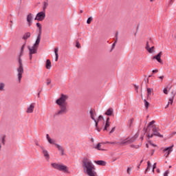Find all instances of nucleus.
<instances>
[{"instance_id":"23","label":"nucleus","mask_w":176,"mask_h":176,"mask_svg":"<svg viewBox=\"0 0 176 176\" xmlns=\"http://www.w3.org/2000/svg\"><path fill=\"white\" fill-rule=\"evenodd\" d=\"M5 86H6L5 82H0V91H5Z\"/></svg>"},{"instance_id":"41","label":"nucleus","mask_w":176,"mask_h":176,"mask_svg":"<svg viewBox=\"0 0 176 176\" xmlns=\"http://www.w3.org/2000/svg\"><path fill=\"white\" fill-rule=\"evenodd\" d=\"M153 74H157V72H159L158 69H155L152 71Z\"/></svg>"},{"instance_id":"22","label":"nucleus","mask_w":176,"mask_h":176,"mask_svg":"<svg viewBox=\"0 0 176 176\" xmlns=\"http://www.w3.org/2000/svg\"><path fill=\"white\" fill-rule=\"evenodd\" d=\"M45 67L47 69H50V68H52V62H50V60H47Z\"/></svg>"},{"instance_id":"15","label":"nucleus","mask_w":176,"mask_h":176,"mask_svg":"<svg viewBox=\"0 0 176 176\" xmlns=\"http://www.w3.org/2000/svg\"><path fill=\"white\" fill-rule=\"evenodd\" d=\"M172 94H173L172 98H170L169 99L168 104L165 108H168V105H170H170H173V102L174 101V98L175 97V94H174V91H172Z\"/></svg>"},{"instance_id":"45","label":"nucleus","mask_w":176,"mask_h":176,"mask_svg":"<svg viewBox=\"0 0 176 176\" xmlns=\"http://www.w3.org/2000/svg\"><path fill=\"white\" fill-rule=\"evenodd\" d=\"M116 42H118V39H116L115 43L112 45L113 47H115V46L116 45Z\"/></svg>"},{"instance_id":"4","label":"nucleus","mask_w":176,"mask_h":176,"mask_svg":"<svg viewBox=\"0 0 176 176\" xmlns=\"http://www.w3.org/2000/svg\"><path fill=\"white\" fill-rule=\"evenodd\" d=\"M39 43H41V37L40 36L37 37L35 43L32 47H28V49L29 50V57L30 60H32V54H36L38 52V47H39Z\"/></svg>"},{"instance_id":"37","label":"nucleus","mask_w":176,"mask_h":176,"mask_svg":"<svg viewBox=\"0 0 176 176\" xmlns=\"http://www.w3.org/2000/svg\"><path fill=\"white\" fill-rule=\"evenodd\" d=\"M164 94H168V91H167V88L164 89Z\"/></svg>"},{"instance_id":"61","label":"nucleus","mask_w":176,"mask_h":176,"mask_svg":"<svg viewBox=\"0 0 176 176\" xmlns=\"http://www.w3.org/2000/svg\"><path fill=\"white\" fill-rule=\"evenodd\" d=\"M97 130H98V131H100V130L98 129V128H97Z\"/></svg>"},{"instance_id":"9","label":"nucleus","mask_w":176,"mask_h":176,"mask_svg":"<svg viewBox=\"0 0 176 176\" xmlns=\"http://www.w3.org/2000/svg\"><path fill=\"white\" fill-rule=\"evenodd\" d=\"M173 148H174V144L163 150V152H165L164 156L166 157H168L170 153L173 152Z\"/></svg>"},{"instance_id":"14","label":"nucleus","mask_w":176,"mask_h":176,"mask_svg":"<svg viewBox=\"0 0 176 176\" xmlns=\"http://www.w3.org/2000/svg\"><path fill=\"white\" fill-rule=\"evenodd\" d=\"M35 109V104L32 103L30 107H28L27 113H32L34 112V109Z\"/></svg>"},{"instance_id":"1","label":"nucleus","mask_w":176,"mask_h":176,"mask_svg":"<svg viewBox=\"0 0 176 176\" xmlns=\"http://www.w3.org/2000/svg\"><path fill=\"white\" fill-rule=\"evenodd\" d=\"M82 167L83 168L84 173L88 176H97V172H96V166L87 157H84L82 161Z\"/></svg>"},{"instance_id":"10","label":"nucleus","mask_w":176,"mask_h":176,"mask_svg":"<svg viewBox=\"0 0 176 176\" xmlns=\"http://www.w3.org/2000/svg\"><path fill=\"white\" fill-rule=\"evenodd\" d=\"M28 27L32 25V20H34V14L30 13L26 16Z\"/></svg>"},{"instance_id":"35","label":"nucleus","mask_w":176,"mask_h":176,"mask_svg":"<svg viewBox=\"0 0 176 176\" xmlns=\"http://www.w3.org/2000/svg\"><path fill=\"white\" fill-rule=\"evenodd\" d=\"M76 47H78V49H80V43H79V41H76Z\"/></svg>"},{"instance_id":"17","label":"nucleus","mask_w":176,"mask_h":176,"mask_svg":"<svg viewBox=\"0 0 176 176\" xmlns=\"http://www.w3.org/2000/svg\"><path fill=\"white\" fill-rule=\"evenodd\" d=\"M94 163H96V164H98V166H106L107 165V162H105V161H102V160L94 161Z\"/></svg>"},{"instance_id":"52","label":"nucleus","mask_w":176,"mask_h":176,"mask_svg":"<svg viewBox=\"0 0 176 176\" xmlns=\"http://www.w3.org/2000/svg\"><path fill=\"white\" fill-rule=\"evenodd\" d=\"M80 13H83V10H80Z\"/></svg>"},{"instance_id":"50","label":"nucleus","mask_w":176,"mask_h":176,"mask_svg":"<svg viewBox=\"0 0 176 176\" xmlns=\"http://www.w3.org/2000/svg\"><path fill=\"white\" fill-rule=\"evenodd\" d=\"M46 137H47V140H49V138H50V137L49 136V134H47V135H46Z\"/></svg>"},{"instance_id":"42","label":"nucleus","mask_w":176,"mask_h":176,"mask_svg":"<svg viewBox=\"0 0 176 176\" xmlns=\"http://www.w3.org/2000/svg\"><path fill=\"white\" fill-rule=\"evenodd\" d=\"M101 119H104V118H102V116H100L98 117V122H100V120H101Z\"/></svg>"},{"instance_id":"13","label":"nucleus","mask_w":176,"mask_h":176,"mask_svg":"<svg viewBox=\"0 0 176 176\" xmlns=\"http://www.w3.org/2000/svg\"><path fill=\"white\" fill-rule=\"evenodd\" d=\"M152 130L154 135H156L157 137H160L161 138H163V135H162L160 133L157 132V128H156V126H153Z\"/></svg>"},{"instance_id":"30","label":"nucleus","mask_w":176,"mask_h":176,"mask_svg":"<svg viewBox=\"0 0 176 176\" xmlns=\"http://www.w3.org/2000/svg\"><path fill=\"white\" fill-rule=\"evenodd\" d=\"M144 107H146V109H148V108H149V103L148 102V101H146V99L144 100Z\"/></svg>"},{"instance_id":"21","label":"nucleus","mask_w":176,"mask_h":176,"mask_svg":"<svg viewBox=\"0 0 176 176\" xmlns=\"http://www.w3.org/2000/svg\"><path fill=\"white\" fill-rule=\"evenodd\" d=\"M54 54L56 56L55 61H58V47L54 49Z\"/></svg>"},{"instance_id":"12","label":"nucleus","mask_w":176,"mask_h":176,"mask_svg":"<svg viewBox=\"0 0 176 176\" xmlns=\"http://www.w3.org/2000/svg\"><path fill=\"white\" fill-rule=\"evenodd\" d=\"M146 50H147V52H148V53H154L155 52V46L151 47V45H149V42H147L146 46Z\"/></svg>"},{"instance_id":"24","label":"nucleus","mask_w":176,"mask_h":176,"mask_svg":"<svg viewBox=\"0 0 176 176\" xmlns=\"http://www.w3.org/2000/svg\"><path fill=\"white\" fill-rule=\"evenodd\" d=\"M120 145H126V144H130V140L126 139V140H124L120 142Z\"/></svg>"},{"instance_id":"32","label":"nucleus","mask_w":176,"mask_h":176,"mask_svg":"<svg viewBox=\"0 0 176 176\" xmlns=\"http://www.w3.org/2000/svg\"><path fill=\"white\" fill-rule=\"evenodd\" d=\"M131 170H132L131 167L127 168L126 173H127V174H129V175H130V174H131Z\"/></svg>"},{"instance_id":"57","label":"nucleus","mask_w":176,"mask_h":176,"mask_svg":"<svg viewBox=\"0 0 176 176\" xmlns=\"http://www.w3.org/2000/svg\"><path fill=\"white\" fill-rule=\"evenodd\" d=\"M140 166H141V164H140V165L138 166V168H140Z\"/></svg>"},{"instance_id":"27","label":"nucleus","mask_w":176,"mask_h":176,"mask_svg":"<svg viewBox=\"0 0 176 176\" xmlns=\"http://www.w3.org/2000/svg\"><path fill=\"white\" fill-rule=\"evenodd\" d=\"M30 36H31V33L27 32L24 34L23 39L25 41V40H27L28 38H30Z\"/></svg>"},{"instance_id":"43","label":"nucleus","mask_w":176,"mask_h":176,"mask_svg":"<svg viewBox=\"0 0 176 176\" xmlns=\"http://www.w3.org/2000/svg\"><path fill=\"white\" fill-rule=\"evenodd\" d=\"M158 78L161 79V80H163V79H164V76H159Z\"/></svg>"},{"instance_id":"11","label":"nucleus","mask_w":176,"mask_h":176,"mask_svg":"<svg viewBox=\"0 0 176 176\" xmlns=\"http://www.w3.org/2000/svg\"><path fill=\"white\" fill-rule=\"evenodd\" d=\"M89 113H90L91 120H94V122L96 123V127H98V121H97L96 120V118H94V116H96V113H94V111L93 110H90Z\"/></svg>"},{"instance_id":"58","label":"nucleus","mask_w":176,"mask_h":176,"mask_svg":"<svg viewBox=\"0 0 176 176\" xmlns=\"http://www.w3.org/2000/svg\"><path fill=\"white\" fill-rule=\"evenodd\" d=\"M153 173H155V169H153Z\"/></svg>"},{"instance_id":"16","label":"nucleus","mask_w":176,"mask_h":176,"mask_svg":"<svg viewBox=\"0 0 176 176\" xmlns=\"http://www.w3.org/2000/svg\"><path fill=\"white\" fill-rule=\"evenodd\" d=\"M36 27L38 28V32H39L37 38H39L40 36V40H41V36L42 35V25H41V23H37Z\"/></svg>"},{"instance_id":"29","label":"nucleus","mask_w":176,"mask_h":176,"mask_svg":"<svg viewBox=\"0 0 176 176\" xmlns=\"http://www.w3.org/2000/svg\"><path fill=\"white\" fill-rule=\"evenodd\" d=\"M47 141L50 144H56V140L52 138H48Z\"/></svg>"},{"instance_id":"49","label":"nucleus","mask_w":176,"mask_h":176,"mask_svg":"<svg viewBox=\"0 0 176 176\" xmlns=\"http://www.w3.org/2000/svg\"><path fill=\"white\" fill-rule=\"evenodd\" d=\"M153 170H155V168H156V163H155V164H153Z\"/></svg>"},{"instance_id":"56","label":"nucleus","mask_w":176,"mask_h":176,"mask_svg":"<svg viewBox=\"0 0 176 176\" xmlns=\"http://www.w3.org/2000/svg\"><path fill=\"white\" fill-rule=\"evenodd\" d=\"M157 173H160V170H159V169L157 170Z\"/></svg>"},{"instance_id":"25","label":"nucleus","mask_w":176,"mask_h":176,"mask_svg":"<svg viewBox=\"0 0 176 176\" xmlns=\"http://www.w3.org/2000/svg\"><path fill=\"white\" fill-rule=\"evenodd\" d=\"M112 113H113V111L112 110V109H109L105 113V114L107 115V116H111Z\"/></svg>"},{"instance_id":"20","label":"nucleus","mask_w":176,"mask_h":176,"mask_svg":"<svg viewBox=\"0 0 176 176\" xmlns=\"http://www.w3.org/2000/svg\"><path fill=\"white\" fill-rule=\"evenodd\" d=\"M111 125V122H109V118H107L106 124L104 128V131L107 130L108 127Z\"/></svg>"},{"instance_id":"7","label":"nucleus","mask_w":176,"mask_h":176,"mask_svg":"<svg viewBox=\"0 0 176 176\" xmlns=\"http://www.w3.org/2000/svg\"><path fill=\"white\" fill-rule=\"evenodd\" d=\"M39 146L42 151V153L44 157H45L46 160H49V159H50V155H49V151H47V150H46V148L43 147V146Z\"/></svg>"},{"instance_id":"33","label":"nucleus","mask_w":176,"mask_h":176,"mask_svg":"<svg viewBox=\"0 0 176 176\" xmlns=\"http://www.w3.org/2000/svg\"><path fill=\"white\" fill-rule=\"evenodd\" d=\"M91 21H93V17H91V16L88 18L87 20V23L88 24H90L91 23Z\"/></svg>"},{"instance_id":"34","label":"nucleus","mask_w":176,"mask_h":176,"mask_svg":"<svg viewBox=\"0 0 176 176\" xmlns=\"http://www.w3.org/2000/svg\"><path fill=\"white\" fill-rule=\"evenodd\" d=\"M52 83L50 78L47 79V85L49 86Z\"/></svg>"},{"instance_id":"8","label":"nucleus","mask_w":176,"mask_h":176,"mask_svg":"<svg viewBox=\"0 0 176 176\" xmlns=\"http://www.w3.org/2000/svg\"><path fill=\"white\" fill-rule=\"evenodd\" d=\"M162 56H163V52H160L156 56L153 57V60H157L160 64H163V60H162Z\"/></svg>"},{"instance_id":"54","label":"nucleus","mask_w":176,"mask_h":176,"mask_svg":"<svg viewBox=\"0 0 176 176\" xmlns=\"http://www.w3.org/2000/svg\"><path fill=\"white\" fill-rule=\"evenodd\" d=\"M36 145H37V146H39V144L38 143H36Z\"/></svg>"},{"instance_id":"62","label":"nucleus","mask_w":176,"mask_h":176,"mask_svg":"<svg viewBox=\"0 0 176 176\" xmlns=\"http://www.w3.org/2000/svg\"><path fill=\"white\" fill-rule=\"evenodd\" d=\"M169 168H171V166H169Z\"/></svg>"},{"instance_id":"2","label":"nucleus","mask_w":176,"mask_h":176,"mask_svg":"<svg viewBox=\"0 0 176 176\" xmlns=\"http://www.w3.org/2000/svg\"><path fill=\"white\" fill-rule=\"evenodd\" d=\"M67 100H68V96L62 94L60 97L56 100V104L60 108L58 111L56 113V116L65 115L68 112V102H67Z\"/></svg>"},{"instance_id":"6","label":"nucleus","mask_w":176,"mask_h":176,"mask_svg":"<svg viewBox=\"0 0 176 176\" xmlns=\"http://www.w3.org/2000/svg\"><path fill=\"white\" fill-rule=\"evenodd\" d=\"M45 17L46 14L45 13V12H40L36 14L34 20H37V21H43Z\"/></svg>"},{"instance_id":"46","label":"nucleus","mask_w":176,"mask_h":176,"mask_svg":"<svg viewBox=\"0 0 176 176\" xmlns=\"http://www.w3.org/2000/svg\"><path fill=\"white\" fill-rule=\"evenodd\" d=\"M175 134H176V132H173V133L170 134V135H171V137H174V135H175Z\"/></svg>"},{"instance_id":"48","label":"nucleus","mask_w":176,"mask_h":176,"mask_svg":"<svg viewBox=\"0 0 176 176\" xmlns=\"http://www.w3.org/2000/svg\"><path fill=\"white\" fill-rule=\"evenodd\" d=\"M2 143L3 144V145H5V138H2Z\"/></svg>"},{"instance_id":"51","label":"nucleus","mask_w":176,"mask_h":176,"mask_svg":"<svg viewBox=\"0 0 176 176\" xmlns=\"http://www.w3.org/2000/svg\"><path fill=\"white\" fill-rule=\"evenodd\" d=\"M150 145H152V146H156V145H155V144H152L151 142H150Z\"/></svg>"},{"instance_id":"40","label":"nucleus","mask_w":176,"mask_h":176,"mask_svg":"<svg viewBox=\"0 0 176 176\" xmlns=\"http://www.w3.org/2000/svg\"><path fill=\"white\" fill-rule=\"evenodd\" d=\"M153 135H155L153 133V134H148V135H147V137H148V138H152L153 137Z\"/></svg>"},{"instance_id":"60","label":"nucleus","mask_w":176,"mask_h":176,"mask_svg":"<svg viewBox=\"0 0 176 176\" xmlns=\"http://www.w3.org/2000/svg\"><path fill=\"white\" fill-rule=\"evenodd\" d=\"M151 2H153V0H150Z\"/></svg>"},{"instance_id":"19","label":"nucleus","mask_w":176,"mask_h":176,"mask_svg":"<svg viewBox=\"0 0 176 176\" xmlns=\"http://www.w3.org/2000/svg\"><path fill=\"white\" fill-rule=\"evenodd\" d=\"M153 93V89L151 88H147V99L149 100L151 98V94Z\"/></svg>"},{"instance_id":"18","label":"nucleus","mask_w":176,"mask_h":176,"mask_svg":"<svg viewBox=\"0 0 176 176\" xmlns=\"http://www.w3.org/2000/svg\"><path fill=\"white\" fill-rule=\"evenodd\" d=\"M102 144L104 143H98L94 148L95 149H97L98 151H104V148H102Z\"/></svg>"},{"instance_id":"39","label":"nucleus","mask_w":176,"mask_h":176,"mask_svg":"<svg viewBox=\"0 0 176 176\" xmlns=\"http://www.w3.org/2000/svg\"><path fill=\"white\" fill-rule=\"evenodd\" d=\"M154 123H155V120H153V121L150 122L149 124H148V126H152V124H154Z\"/></svg>"},{"instance_id":"63","label":"nucleus","mask_w":176,"mask_h":176,"mask_svg":"<svg viewBox=\"0 0 176 176\" xmlns=\"http://www.w3.org/2000/svg\"><path fill=\"white\" fill-rule=\"evenodd\" d=\"M146 147L148 148V144H146Z\"/></svg>"},{"instance_id":"53","label":"nucleus","mask_w":176,"mask_h":176,"mask_svg":"<svg viewBox=\"0 0 176 176\" xmlns=\"http://www.w3.org/2000/svg\"><path fill=\"white\" fill-rule=\"evenodd\" d=\"M1 149H2V145L0 143V151H1Z\"/></svg>"},{"instance_id":"47","label":"nucleus","mask_w":176,"mask_h":176,"mask_svg":"<svg viewBox=\"0 0 176 176\" xmlns=\"http://www.w3.org/2000/svg\"><path fill=\"white\" fill-rule=\"evenodd\" d=\"M62 156H64V148L60 151Z\"/></svg>"},{"instance_id":"55","label":"nucleus","mask_w":176,"mask_h":176,"mask_svg":"<svg viewBox=\"0 0 176 176\" xmlns=\"http://www.w3.org/2000/svg\"><path fill=\"white\" fill-rule=\"evenodd\" d=\"M142 162H144V160H142L140 161V164H141V163H142Z\"/></svg>"},{"instance_id":"5","label":"nucleus","mask_w":176,"mask_h":176,"mask_svg":"<svg viewBox=\"0 0 176 176\" xmlns=\"http://www.w3.org/2000/svg\"><path fill=\"white\" fill-rule=\"evenodd\" d=\"M51 166L53 168H55V170L63 171V173H68V167L63 164L52 163Z\"/></svg>"},{"instance_id":"31","label":"nucleus","mask_w":176,"mask_h":176,"mask_svg":"<svg viewBox=\"0 0 176 176\" xmlns=\"http://www.w3.org/2000/svg\"><path fill=\"white\" fill-rule=\"evenodd\" d=\"M56 148L58 149L59 152H61V151H63L64 149V148H63V146H60L59 144H55Z\"/></svg>"},{"instance_id":"26","label":"nucleus","mask_w":176,"mask_h":176,"mask_svg":"<svg viewBox=\"0 0 176 176\" xmlns=\"http://www.w3.org/2000/svg\"><path fill=\"white\" fill-rule=\"evenodd\" d=\"M151 162L148 161L147 162V168H146L144 173L145 174H146V173H148V170H149V168H151Z\"/></svg>"},{"instance_id":"64","label":"nucleus","mask_w":176,"mask_h":176,"mask_svg":"<svg viewBox=\"0 0 176 176\" xmlns=\"http://www.w3.org/2000/svg\"><path fill=\"white\" fill-rule=\"evenodd\" d=\"M148 78H151V76H148Z\"/></svg>"},{"instance_id":"3","label":"nucleus","mask_w":176,"mask_h":176,"mask_svg":"<svg viewBox=\"0 0 176 176\" xmlns=\"http://www.w3.org/2000/svg\"><path fill=\"white\" fill-rule=\"evenodd\" d=\"M24 47H25V45H23L21 47V52L19 58V67L17 69V72H18L17 77H18L19 83H21V78H23V74H24V67H23V62L21 60V56H23V52L24 51Z\"/></svg>"},{"instance_id":"38","label":"nucleus","mask_w":176,"mask_h":176,"mask_svg":"<svg viewBox=\"0 0 176 176\" xmlns=\"http://www.w3.org/2000/svg\"><path fill=\"white\" fill-rule=\"evenodd\" d=\"M135 90L137 93H138V85H134Z\"/></svg>"},{"instance_id":"28","label":"nucleus","mask_w":176,"mask_h":176,"mask_svg":"<svg viewBox=\"0 0 176 176\" xmlns=\"http://www.w3.org/2000/svg\"><path fill=\"white\" fill-rule=\"evenodd\" d=\"M47 6H49V3H47V1H44L43 2V9L45 12V10H46Z\"/></svg>"},{"instance_id":"44","label":"nucleus","mask_w":176,"mask_h":176,"mask_svg":"<svg viewBox=\"0 0 176 176\" xmlns=\"http://www.w3.org/2000/svg\"><path fill=\"white\" fill-rule=\"evenodd\" d=\"M113 131H115V127H113L111 131H110V134H112V133H113Z\"/></svg>"},{"instance_id":"59","label":"nucleus","mask_w":176,"mask_h":176,"mask_svg":"<svg viewBox=\"0 0 176 176\" xmlns=\"http://www.w3.org/2000/svg\"><path fill=\"white\" fill-rule=\"evenodd\" d=\"M131 148H134V146H133V145H131Z\"/></svg>"},{"instance_id":"36","label":"nucleus","mask_w":176,"mask_h":176,"mask_svg":"<svg viewBox=\"0 0 176 176\" xmlns=\"http://www.w3.org/2000/svg\"><path fill=\"white\" fill-rule=\"evenodd\" d=\"M168 174H170V170H166V171L164 173V176H168Z\"/></svg>"}]
</instances>
